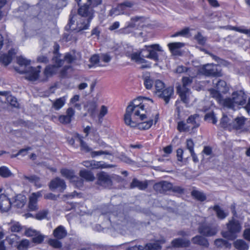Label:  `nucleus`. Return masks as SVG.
<instances>
[{"label":"nucleus","instance_id":"obj_1","mask_svg":"<svg viewBox=\"0 0 250 250\" xmlns=\"http://www.w3.org/2000/svg\"><path fill=\"white\" fill-rule=\"evenodd\" d=\"M140 100H134L127 106L124 121L125 125L130 127L146 130L151 127L153 121L146 114L145 104L141 103Z\"/></svg>","mask_w":250,"mask_h":250},{"label":"nucleus","instance_id":"obj_2","mask_svg":"<svg viewBox=\"0 0 250 250\" xmlns=\"http://www.w3.org/2000/svg\"><path fill=\"white\" fill-rule=\"evenodd\" d=\"M247 95L243 90L234 92L232 98L225 99L224 106L228 108L236 110L239 105H245V108L248 112L250 111V98L246 104Z\"/></svg>","mask_w":250,"mask_h":250},{"label":"nucleus","instance_id":"obj_3","mask_svg":"<svg viewBox=\"0 0 250 250\" xmlns=\"http://www.w3.org/2000/svg\"><path fill=\"white\" fill-rule=\"evenodd\" d=\"M78 15L80 17L77 21V30L80 31L88 29L94 17L93 9L85 3L79 8Z\"/></svg>","mask_w":250,"mask_h":250},{"label":"nucleus","instance_id":"obj_4","mask_svg":"<svg viewBox=\"0 0 250 250\" xmlns=\"http://www.w3.org/2000/svg\"><path fill=\"white\" fill-rule=\"evenodd\" d=\"M17 62L21 67L24 66V67L22 70L16 68L17 71L21 74H26V79L29 81H35L38 79L40 72L41 66H38L37 67L30 66V61L22 56L17 58Z\"/></svg>","mask_w":250,"mask_h":250},{"label":"nucleus","instance_id":"obj_5","mask_svg":"<svg viewBox=\"0 0 250 250\" xmlns=\"http://www.w3.org/2000/svg\"><path fill=\"white\" fill-rule=\"evenodd\" d=\"M227 230L222 232V235L223 237L229 240H234L237 237V234L239 233L242 229V225L240 222L232 218L227 224Z\"/></svg>","mask_w":250,"mask_h":250},{"label":"nucleus","instance_id":"obj_6","mask_svg":"<svg viewBox=\"0 0 250 250\" xmlns=\"http://www.w3.org/2000/svg\"><path fill=\"white\" fill-rule=\"evenodd\" d=\"M192 82V78L184 77L182 79L183 85L177 87V93L179 94L181 100L186 105L189 103L190 91L188 86H190Z\"/></svg>","mask_w":250,"mask_h":250},{"label":"nucleus","instance_id":"obj_7","mask_svg":"<svg viewBox=\"0 0 250 250\" xmlns=\"http://www.w3.org/2000/svg\"><path fill=\"white\" fill-rule=\"evenodd\" d=\"M218 231V225L215 223H204L201 224L198 228L199 233L206 237L213 236Z\"/></svg>","mask_w":250,"mask_h":250},{"label":"nucleus","instance_id":"obj_8","mask_svg":"<svg viewBox=\"0 0 250 250\" xmlns=\"http://www.w3.org/2000/svg\"><path fill=\"white\" fill-rule=\"evenodd\" d=\"M199 71L207 76L220 77L222 76L221 70L218 66L213 63H208L203 65L199 69Z\"/></svg>","mask_w":250,"mask_h":250},{"label":"nucleus","instance_id":"obj_9","mask_svg":"<svg viewBox=\"0 0 250 250\" xmlns=\"http://www.w3.org/2000/svg\"><path fill=\"white\" fill-rule=\"evenodd\" d=\"M145 47L148 52V54L145 57L155 61H158L159 60L158 55L156 51L163 52L162 47L158 44H154L148 46L146 45Z\"/></svg>","mask_w":250,"mask_h":250},{"label":"nucleus","instance_id":"obj_10","mask_svg":"<svg viewBox=\"0 0 250 250\" xmlns=\"http://www.w3.org/2000/svg\"><path fill=\"white\" fill-rule=\"evenodd\" d=\"M97 184L103 187L108 188L112 185L110 176L106 172L101 171L97 174Z\"/></svg>","mask_w":250,"mask_h":250},{"label":"nucleus","instance_id":"obj_11","mask_svg":"<svg viewBox=\"0 0 250 250\" xmlns=\"http://www.w3.org/2000/svg\"><path fill=\"white\" fill-rule=\"evenodd\" d=\"M145 20V18L142 16L133 17L130 19L129 21L126 22V26L125 28L121 30H125L128 28L139 29L140 27L143 26Z\"/></svg>","mask_w":250,"mask_h":250},{"label":"nucleus","instance_id":"obj_12","mask_svg":"<svg viewBox=\"0 0 250 250\" xmlns=\"http://www.w3.org/2000/svg\"><path fill=\"white\" fill-rule=\"evenodd\" d=\"M42 190L32 193L29 197L28 208L31 211H35L38 209V199L41 197Z\"/></svg>","mask_w":250,"mask_h":250},{"label":"nucleus","instance_id":"obj_13","mask_svg":"<svg viewBox=\"0 0 250 250\" xmlns=\"http://www.w3.org/2000/svg\"><path fill=\"white\" fill-rule=\"evenodd\" d=\"M49 187L51 190L58 188L61 191L64 190L66 188V185L64 180L59 177H57L51 180Z\"/></svg>","mask_w":250,"mask_h":250},{"label":"nucleus","instance_id":"obj_14","mask_svg":"<svg viewBox=\"0 0 250 250\" xmlns=\"http://www.w3.org/2000/svg\"><path fill=\"white\" fill-rule=\"evenodd\" d=\"M75 115V111L72 107H69L66 111V115H61L59 117V121L63 124H69Z\"/></svg>","mask_w":250,"mask_h":250},{"label":"nucleus","instance_id":"obj_15","mask_svg":"<svg viewBox=\"0 0 250 250\" xmlns=\"http://www.w3.org/2000/svg\"><path fill=\"white\" fill-rule=\"evenodd\" d=\"M174 89L173 87L169 86L167 88H165L163 90L161 91L160 92L157 94V96L163 99L166 102V104H167L169 102L170 99L173 94Z\"/></svg>","mask_w":250,"mask_h":250},{"label":"nucleus","instance_id":"obj_16","mask_svg":"<svg viewBox=\"0 0 250 250\" xmlns=\"http://www.w3.org/2000/svg\"><path fill=\"white\" fill-rule=\"evenodd\" d=\"M12 206V203L7 196L0 195V210L1 212L8 211Z\"/></svg>","mask_w":250,"mask_h":250},{"label":"nucleus","instance_id":"obj_17","mask_svg":"<svg viewBox=\"0 0 250 250\" xmlns=\"http://www.w3.org/2000/svg\"><path fill=\"white\" fill-rule=\"evenodd\" d=\"M193 244L200 246L202 248H208L209 246V242L206 238L202 235H197L191 239Z\"/></svg>","mask_w":250,"mask_h":250},{"label":"nucleus","instance_id":"obj_18","mask_svg":"<svg viewBox=\"0 0 250 250\" xmlns=\"http://www.w3.org/2000/svg\"><path fill=\"white\" fill-rule=\"evenodd\" d=\"M187 123L189 125L191 131H194V129L198 128L200 125L199 115L197 114L191 115L187 119Z\"/></svg>","mask_w":250,"mask_h":250},{"label":"nucleus","instance_id":"obj_19","mask_svg":"<svg viewBox=\"0 0 250 250\" xmlns=\"http://www.w3.org/2000/svg\"><path fill=\"white\" fill-rule=\"evenodd\" d=\"M134 3L130 1H125L118 4V9H119L121 14H124L127 16L131 14L130 8H131Z\"/></svg>","mask_w":250,"mask_h":250},{"label":"nucleus","instance_id":"obj_20","mask_svg":"<svg viewBox=\"0 0 250 250\" xmlns=\"http://www.w3.org/2000/svg\"><path fill=\"white\" fill-rule=\"evenodd\" d=\"M166 242L164 238L160 240L147 243L145 246L146 250H159L161 249V245Z\"/></svg>","mask_w":250,"mask_h":250},{"label":"nucleus","instance_id":"obj_21","mask_svg":"<svg viewBox=\"0 0 250 250\" xmlns=\"http://www.w3.org/2000/svg\"><path fill=\"white\" fill-rule=\"evenodd\" d=\"M171 188V184L166 181H163L157 183L154 186V189L160 193H164L170 190Z\"/></svg>","mask_w":250,"mask_h":250},{"label":"nucleus","instance_id":"obj_22","mask_svg":"<svg viewBox=\"0 0 250 250\" xmlns=\"http://www.w3.org/2000/svg\"><path fill=\"white\" fill-rule=\"evenodd\" d=\"M77 59V56L74 53L72 54L70 53H67L65 54L64 60L56 59V63L57 67L61 66L64 62H66L68 63H71L74 62Z\"/></svg>","mask_w":250,"mask_h":250},{"label":"nucleus","instance_id":"obj_23","mask_svg":"<svg viewBox=\"0 0 250 250\" xmlns=\"http://www.w3.org/2000/svg\"><path fill=\"white\" fill-rule=\"evenodd\" d=\"M67 234V231L62 225L57 227L54 230L53 235L54 237L58 240H61L64 238Z\"/></svg>","mask_w":250,"mask_h":250},{"label":"nucleus","instance_id":"obj_24","mask_svg":"<svg viewBox=\"0 0 250 250\" xmlns=\"http://www.w3.org/2000/svg\"><path fill=\"white\" fill-rule=\"evenodd\" d=\"M26 202V197L22 194H18L15 197L14 201L12 203L14 206L19 208H21Z\"/></svg>","mask_w":250,"mask_h":250},{"label":"nucleus","instance_id":"obj_25","mask_svg":"<svg viewBox=\"0 0 250 250\" xmlns=\"http://www.w3.org/2000/svg\"><path fill=\"white\" fill-rule=\"evenodd\" d=\"M147 186V181H141L136 178H134L130 185V188H138L140 190H145Z\"/></svg>","mask_w":250,"mask_h":250},{"label":"nucleus","instance_id":"obj_26","mask_svg":"<svg viewBox=\"0 0 250 250\" xmlns=\"http://www.w3.org/2000/svg\"><path fill=\"white\" fill-rule=\"evenodd\" d=\"M189 240L184 238H177L174 239L172 242V245L176 248H186L189 246Z\"/></svg>","mask_w":250,"mask_h":250},{"label":"nucleus","instance_id":"obj_27","mask_svg":"<svg viewBox=\"0 0 250 250\" xmlns=\"http://www.w3.org/2000/svg\"><path fill=\"white\" fill-rule=\"evenodd\" d=\"M213 81V84L215 85L217 90L223 93H226L229 90V87L227 86L225 81L221 80H216Z\"/></svg>","mask_w":250,"mask_h":250},{"label":"nucleus","instance_id":"obj_28","mask_svg":"<svg viewBox=\"0 0 250 250\" xmlns=\"http://www.w3.org/2000/svg\"><path fill=\"white\" fill-rule=\"evenodd\" d=\"M16 54L14 49L10 50L7 54H3L0 57V62H2L5 65L9 64L13 58V56Z\"/></svg>","mask_w":250,"mask_h":250},{"label":"nucleus","instance_id":"obj_29","mask_svg":"<svg viewBox=\"0 0 250 250\" xmlns=\"http://www.w3.org/2000/svg\"><path fill=\"white\" fill-rule=\"evenodd\" d=\"M56 66L55 65L47 66L43 72L44 77L41 81H46L48 78L52 76L56 71Z\"/></svg>","mask_w":250,"mask_h":250},{"label":"nucleus","instance_id":"obj_30","mask_svg":"<svg viewBox=\"0 0 250 250\" xmlns=\"http://www.w3.org/2000/svg\"><path fill=\"white\" fill-rule=\"evenodd\" d=\"M213 209L215 211L217 218L220 220H224L229 215L228 212L225 211L218 205L214 206Z\"/></svg>","mask_w":250,"mask_h":250},{"label":"nucleus","instance_id":"obj_31","mask_svg":"<svg viewBox=\"0 0 250 250\" xmlns=\"http://www.w3.org/2000/svg\"><path fill=\"white\" fill-rule=\"evenodd\" d=\"M245 123V118L243 117L236 118L234 120L232 118L231 128L236 129H241Z\"/></svg>","mask_w":250,"mask_h":250},{"label":"nucleus","instance_id":"obj_32","mask_svg":"<svg viewBox=\"0 0 250 250\" xmlns=\"http://www.w3.org/2000/svg\"><path fill=\"white\" fill-rule=\"evenodd\" d=\"M234 247L238 250H248V244L243 239H237L233 243Z\"/></svg>","mask_w":250,"mask_h":250},{"label":"nucleus","instance_id":"obj_33","mask_svg":"<svg viewBox=\"0 0 250 250\" xmlns=\"http://www.w3.org/2000/svg\"><path fill=\"white\" fill-rule=\"evenodd\" d=\"M232 118L224 115L221 119L220 125L223 128H231Z\"/></svg>","mask_w":250,"mask_h":250},{"label":"nucleus","instance_id":"obj_34","mask_svg":"<svg viewBox=\"0 0 250 250\" xmlns=\"http://www.w3.org/2000/svg\"><path fill=\"white\" fill-rule=\"evenodd\" d=\"M62 175L67 179L75 181V179H79L78 177L74 175V172L73 170L67 168H62L61 170Z\"/></svg>","mask_w":250,"mask_h":250},{"label":"nucleus","instance_id":"obj_35","mask_svg":"<svg viewBox=\"0 0 250 250\" xmlns=\"http://www.w3.org/2000/svg\"><path fill=\"white\" fill-rule=\"evenodd\" d=\"M209 92L211 97L215 99L219 104H222L224 106L223 103L225 99H223V97L220 94L221 92H219L217 90H216L213 89H210Z\"/></svg>","mask_w":250,"mask_h":250},{"label":"nucleus","instance_id":"obj_36","mask_svg":"<svg viewBox=\"0 0 250 250\" xmlns=\"http://www.w3.org/2000/svg\"><path fill=\"white\" fill-rule=\"evenodd\" d=\"M126 55L130 59L136 62L143 63L146 62V61L141 57V53L134 52L131 54L126 53Z\"/></svg>","mask_w":250,"mask_h":250},{"label":"nucleus","instance_id":"obj_37","mask_svg":"<svg viewBox=\"0 0 250 250\" xmlns=\"http://www.w3.org/2000/svg\"><path fill=\"white\" fill-rule=\"evenodd\" d=\"M80 175L87 181H93L94 180V176L92 173L85 169L81 170L80 171Z\"/></svg>","mask_w":250,"mask_h":250},{"label":"nucleus","instance_id":"obj_38","mask_svg":"<svg viewBox=\"0 0 250 250\" xmlns=\"http://www.w3.org/2000/svg\"><path fill=\"white\" fill-rule=\"evenodd\" d=\"M83 165L84 167L91 169L98 168L101 167L100 163L94 160L83 161Z\"/></svg>","mask_w":250,"mask_h":250},{"label":"nucleus","instance_id":"obj_39","mask_svg":"<svg viewBox=\"0 0 250 250\" xmlns=\"http://www.w3.org/2000/svg\"><path fill=\"white\" fill-rule=\"evenodd\" d=\"M184 45V43L176 42L169 43L167 44V46L170 52L172 53H174L177 51L178 49L183 47Z\"/></svg>","mask_w":250,"mask_h":250},{"label":"nucleus","instance_id":"obj_40","mask_svg":"<svg viewBox=\"0 0 250 250\" xmlns=\"http://www.w3.org/2000/svg\"><path fill=\"white\" fill-rule=\"evenodd\" d=\"M143 80L145 87L147 89H151L154 83L153 79L149 75L146 74L143 77Z\"/></svg>","mask_w":250,"mask_h":250},{"label":"nucleus","instance_id":"obj_41","mask_svg":"<svg viewBox=\"0 0 250 250\" xmlns=\"http://www.w3.org/2000/svg\"><path fill=\"white\" fill-rule=\"evenodd\" d=\"M65 102L66 98L65 97H61L57 99L53 103V106L56 110H59L64 105Z\"/></svg>","mask_w":250,"mask_h":250},{"label":"nucleus","instance_id":"obj_42","mask_svg":"<svg viewBox=\"0 0 250 250\" xmlns=\"http://www.w3.org/2000/svg\"><path fill=\"white\" fill-rule=\"evenodd\" d=\"M0 176L3 178H8L13 176V174L7 167L1 166L0 167Z\"/></svg>","mask_w":250,"mask_h":250},{"label":"nucleus","instance_id":"obj_43","mask_svg":"<svg viewBox=\"0 0 250 250\" xmlns=\"http://www.w3.org/2000/svg\"><path fill=\"white\" fill-rule=\"evenodd\" d=\"M90 62L91 63V65H89V67H91L93 66H104V65H103L102 63H101L100 57V55H94L91 56L90 59Z\"/></svg>","mask_w":250,"mask_h":250},{"label":"nucleus","instance_id":"obj_44","mask_svg":"<svg viewBox=\"0 0 250 250\" xmlns=\"http://www.w3.org/2000/svg\"><path fill=\"white\" fill-rule=\"evenodd\" d=\"M177 128L181 132H190L191 131L188 123L183 121H180L178 123Z\"/></svg>","mask_w":250,"mask_h":250},{"label":"nucleus","instance_id":"obj_45","mask_svg":"<svg viewBox=\"0 0 250 250\" xmlns=\"http://www.w3.org/2000/svg\"><path fill=\"white\" fill-rule=\"evenodd\" d=\"M79 5L80 4L81 0H75ZM88 4L92 9L102 4V0H85Z\"/></svg>","mask_w":250,"mask_h":250},{"label":"nucleus","instance_id":"obj_46","mask_svg":"<svg viewBox=\"0 0 250 250\" xmlns=\"http://www.w3.org/2000/svg\"><path fill=\"white\" fill-rule=\"evenodd\" d=\"M91 157L95 158L97 156H101L102 155H112V152L109 150H99V151H92L90 152Z\"/></svg>","mask_w":250,"mask_h":250},{"label":"nucleus","instance_id":"obj_47","mask_svg":"<svg viewBox=\"0 0 250 250\" xmlns=\"http://www.w3.org/2000/svg\"><path fill=\"white\" fill-rule=\"evenodd\" d=\"M214 245L218 248H228L230 246L229 242L223 239L219 238L214 241Z\"/></svg>","mask_w":250,"mask_h":250},{"label":"nucleus","instance_id":"obj_48","mask_svg":"<svg viewBox=\"0 0 250 250\" xmlns=\"http://www.w3.org/2000/svg\"><path fill=\"white\" fill-rule=\"evenodd\" d=\"M79 139L81 150L85 152H90L92 149L82 139L81 137H79Z\"/></svg>","mask_w":250,"mask_h":250},{"label":"nucleus","instance_id":"obj_49","mask_svg":"<svg viewBox=\"0 0 250 250\" xmlns=\"http://www.w3.org/2000/svg\"><path fill=\"white\" fill-rule=\"evenodd\" d=\"M191 195L196 199L203 201L206 200V197L205 194L199 191L194 190L191 192Z\"/></svg>","mask_w":250,"mask_h":250},{"label":"nucleus","instance_id":"obj_50","mask_svg":"<svg viewBox=\"0 0 250 250\" xmlns=\"http://www.w3.org/2000/svg\"><path fill=\"white\" fill-rule=\"evenodd\" d=\"M155 87L156 89L155 93L157 95L158 93L160 92L161 91L165 88V84L161 81L158 80L155 82Z\"/></svg>","mask_w":250,"mask_h":250},{"label":"nucleus","instance_id":"obj_51","mask_svg":"<svg viewBox=\"0 0 250 250\" xmlns=\"http://www.w3.org/2000/svg\"><path fill=\"white\" fill-rule=\"evenodd\" d=\"M48 243L54 248L59 249L62 247V243L56 238L50 239Z\"/></svg>","mask_w":250,"mask_h":250},{"label":"nucleus","instance_id":"obj_52","mask_svg":"<svg viewBox=\"0 0 250 250\" xmlns=\"http://www.w3.org/2000/svg\"><path fill=\"white\" fill-rule=\"evenodd\" d=\"M189 33V29L188 28H185L182 30L175 33L174 34L171 36L172 37H175L179 36L187 37L188 36Z\"/></svg>","mask_w":250,"mask_h":250},{"label":"nucleus","instance_id":"obj_53","mask_svg":"<svg viewBox=\"0 0 250 250\" xmlns=\"http://www.w3.org/2000/svg\"><path fill=\"white\" fill-rule=\"evenodd\" d=\"M29 241L27 239L22 240L19 243L18 249L19 250H25L29 245Z\"/></svg>","mask_w":250,"mask_h":250},{"label":"nucleus","instance_id":"obj_54","mask_svg":"<svg viewBox=\"0 0 250 250\" xmlns=\"http://www.w3.org/2000/svg\"><path fill=\"white\" fill-rule=\"evenodd\" d=\"M108 109L105 105H102L101 107L99 114L98 115L99 120L100 122H102L103 117L107 113Z\"/></svg>","mask_w":250,"mask_h":250},{"label":"nucleus","instance_id":"obj_55","mask_svg":"<svg viewBox=\"0 0 250 250\" xmlns=\"http://www.w3.org/2000/svg\"><path fill=\"white\" fill-rule=\"evenodd\" d=\"M205 120H211L213 124H215L217 122V119L213 112L207 113L205 116Z\"/></svg>","mask_w":250,"mask_h":250},{"label":"nucleus","instance_id":"obj_56","mask_svg":"<svg viewBox=\"0 0 250 250\" xmlns=\"http://www.w3.org/2000/svg\"><path fill=\"white\" fill-rule=\"evenodd\" d=\"M48 214L47 210H43L39 211L36 214V218L38 220H42L46 218Z\"/></svg>","mask_w":250,"mask_h":250},{"label":"nucleus","instance_id":"obj_57","mask_svg":"<svg viewBox=\"0 0 250 250\" xmlns=\"http://www.w3.org/2000/svg\"><path fill=\"white\" fill-rule=\"evenodd\" d=\"M100 57L101 62H103L105 63H108L111 60V56L108 54H101Z\"/></svg>","mask_w":250,"mask_h":250},{"label":"nucleus","instance_id":"obj_58","mask_svg":"<svg viewBox=\"0 0 250 250\" xmlns=\"http://www.w3.org/2000/svg\"><path fill=\"white\" fill-rule=\"evenodd\" d=\"M44 239V237L41 234H37L32 238V242L36 244L41 243Z\"/></svg>","mask_w":250,"mask_h":250},{"label":"nucleus","instance_id":"obj_59","mask_svg":"<svg viewBox=\"0 0 250 250\" xmlns=\"http://www.w3.org/2000/svg\"><path fill=\"white\" fill-rule=\"evenodd\" d=\"M119 15H121V13L119 9H118V5L117 7L112 8L109 13V15L110 16H116Z\"/></svg>","mask_w":250,"mask_h":250},{"label":"nucleus","instance_id":"obj_60","mask_svg":"<svg viewBox=\"0 0 250 250\" xmlns=\"http://www.w3.org/2000/svg\"><path fill=\"white\" fill-rule=\"evenodd\" d=\"M80 98V96L78 95H74L73 98H72L70 100V103L72 104H75L74 106L80 109L81 105L78 104H76V103L79 101Z\"/></svg>","mask_w":250,"mask_h":250},{"label":"nucleus","instance_id":"obj_61","mask_svg":"<svg viewBox=\"0 0 250 250\" xmlns=\"http://www.w3.org/2000/svg\"><path fill=\"white\" fill-rule=\"evenodd\" d=\"M7 100L11 105L14 107H16L17 106L18 103L16 98L12 96H9L7 98Z\"/></svg>","mask_w":250,"mask_h":250},{"label":"nucleus","instance_id":"obj_62","mask_svg":"<svg viewBox=\"0 0 250 250\" xmlns=\"http://www.w3.org/2000/svg\"><path fill=\"white\" fill-rule=\"evenodd\" d=\"M243 235L245 240L250 242V228L244 229Z\"/></svg>","mask_w":250,"mask_h":250},{"label":"nucleus","instance_id":"obj_63","mask_svg":"<svg viewBox=\"0 0 250 250\" xmlns=\"http://www.w3.org/2000/svg\"><path fill=\"white\" fill-rule=\"evenodd\" d=\"M187 148L189 150V152L194 151V143L191 139L187 140Z\"/></svg>","mask_w":250,"mask_h":250},{"label":"nucleus","instance_id":"obj_64","mask_svg":"<svg viewBox=\"0 0 250 250\" xmlns=\"http://www.w3.org/2000/svg\"><path fill=\"white\" fill-rule=\"evenodd\" d=\"M21 229V226L19 223H16L11 227V230L12 232H19Z\"/></svg>","mask_w":250,"mask_h":250}]
</instances>
